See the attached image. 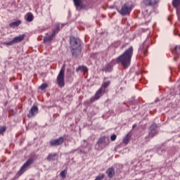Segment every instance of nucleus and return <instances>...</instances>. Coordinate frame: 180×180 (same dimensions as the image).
<instances>
[{"instance_id":"obj_9","label":"nucleus","mask_w":180,"mask_h":180,"mask_svg":"<svg viewBox=\"0 0 180 180\" xmlns=\"http://www.w3.org/2000/svg\"><path fill=\"white\" fill-rule=\"evenodd\" d=\"M39 113V108L36 105H33L31 109L30 110V112L27 115L28 117H32L34 116L35 115H37Z\"/></svg>"},{"instance_id":"obj_19","label":"nucleus","mask_w":180,"mask_h":180,"mask_svg":"<svg viewBox=\"0 0 180 180\" xmlns=\"http://www.w3.org/2000/svg\"><path fill=\"white\" fill-rule=\"evenodd\" d=\"M76 71L78 72V71H81L82 72H88V68L86 66H79L78 68L76 69Z\"/></svg>"},{"instance_id":"obj_7","label":"nucleus","mask_w":180,"mask_h":180,"mask_svg":"<svg viewBox=\"0 0 180 180\" xmlns=\"http://www.w3.org/2000/svg\"><path fill=\"white\" fill-rule=\"evenodd\" d=\"M150 131L148 134V137H150V139H153V137H154V136H157V134L158 133L157 131L158 127H157V124H153L150 126Z\"/></svg>"},{"instance_id":"obj_8","label":"nucleus","mask_w":180,"mask_h":180,"mask_svg":"<svg viewBox=\"0 0 180 180\" xmlns=\"http://www.w3.org/2000/svg\"><path fill=\"white\" fill-rule=\"evenodd\" d=\"M64 143V138L60 137L58 139H52L50 141L49 143L50 146H61Z\"/></svg>"},{"instance_id":"obj_1","label":"nucleus","mask_w":180,"mask_h":180,"mask_svg":"<svg viewBox=\"0 0 180 180\" xmlns=\"http://www.w3.org/2000/svg\"><path fill=\"white\" fill-rule=\"evenodd\" d=\"M134 51V50L133 49V46H130L123 53V54L117 58V63L118 64H122L123 68L125 69L130 67Z\"/></svg>"},{"instance_id":"obj_30","label":"nucleus","mask_w":180,"mask_h":180,"mask_svg":"<svg viewBox=\"0 0 180 180\" xmlns=\"http://www.w3.org/2000/svg\"><path fill=\"white\" fill-rule=\"evenodd\" d=\"M116 138H117L116 135L113 134L111 136L110 139L112 141H115V140H116Z\"/></svg>"},{"instance_id":"obj_17","label":"nucleus","mask_w":180,"mask_h":180,"mask_svg":"<svg viewBox=\"0 0 180 180\" xmlns=\"http://www.w3.org/2000/svg\"><path fill=\"white\" fill-rule=\"evenodd\" d=\"M109 85H110V81L105 82L102 84L101 86L100 87L103 91L106 92V88L109 87Z\"/></svg>"},{"instance_id":"obj_23","label":"nucleus","mask_w":180,"mask_h":180,"mask_svg":"<svg viewBox=\"0 0 180 180\" xmlns=\"http://www.w3.org/2000/svg\"><path fill=\"white\" fill-rule=\"evenodd\" d=\"M112 65H110V63H108L105 66V71L108 72H110L112 71Z\"/></svg>"},{"instance_id":"obj_10","label":"nucleus","mask_w":180,"mask_h":180,"mask_svg":"<svg viewBox=\"0 0 180 180\" xmlns=\"http://www.w3.org/2000/svg\"><path fill=\"white\" fill-rule=\"evenodd\" d=\"M58 158V154L57 153H49L46 157L47 161H56Z\"/></svg>"},{"instance_id":"obj_21","label":"nucleus","mask_w":180,"mask_h":180,"mask_svg":"<svg viewBox=\"0 0 180 180\" xmlns=\"http://www.w3.org/2000/svg\"><path fill=\"white\" fill-rule=\"evenodd\" d=\"M60 32V25H57L56 29L53 30L52 35L56 37V33H58Z\"/></svg>"},{"instance_id":"obj_3","label":"nucleus","mask_w":180,"mask_h":180,"mask_svg":"<svg viewBox=\"0 0 180 180\" xmlns=\"http://www.w3.org/2000/svg\"><path fill=\"white\" fill-rule=\"evenodd\" d=\"M64 69H61L57 77V84L59 88H64V86H65V82H64Z\"/></svg>"},{"instance_id":"obj_5","label":"nucleus","mask_w":180,"mask_h":180,"mask_svg":"<svg viewBox=\"0 0 180 180\" xmlns=\"http://www.w3.org/2000/svg\"><path fill=\"white\" fill-rule=\"evenodd\" d=\"M105 147H106V138L103 136L98 139L96 144V148H97V150H103Z\"/></svg>"},{"instance_id":"obj_15","label":"nucleus","mask_w":180,"mask_h":180,"mask_svg":"<svg viewBox=\"0 0 180 180\" xmlns=\"http://www.w3.org/2000/svg\"><path fill=\"white\" fill-rule=\"evenodd\" d=\"M25 18L27 22H33V19H34V17L32 13H27Z\"/></svg>"},{"instance_id":"obj_4","label":"nucleus","mask_w":180,"mask_h":180,"mask_svg":"<svg viewBox=\"0 0 180 180\" xmlns=\"http://www.w3.org/2000/svg\"><path fill=\"white\" fill-rule=\"evenodd\" d=\"M133 9V6H129L128 4H124L121 8V10L119 11L120 15L122 16H126V15H129L131 12V10Z\"/></svg>"},{"instance_id":"obj_11","label":"nucleus","mask_w":180,"mask_h":180,"mask_svg":"<svg viewBox=\"0 0 180 180\" xmlns=\"http://www.w3.org/2000/svg\"><path fill=\"white\" fill-rule=\"evenodd\" d=\"M105 174H107L108 178H113L115 174V169H113V167H110L106 170Z\"/></svg>"},{"instance_id":"obj_2","label":"nucleus","mask_w":180,"mask_h":180,"mask_svg":"<svg viewBox=\"0 0 180 180\" xmlns=\"http://www.w3.org/2000/svg\"><path fill=\"white\" fill-rule=\"evenodd\" d=\"M70 49L72 57L77 58L81 54V41L74 37L70 39Z\"/></svg>"},{"instance_id":"obj_18","label":"nucleus","mask_w":180,"mask_h":180,"mask_svg":"<svg viewBox=\"0 0 180 180\" xmlns=\"http://www.w3.org/2000/svg\"><path fill=\"white\" fill-rule=\"evenodd\" d=\"M131 138V134H127L122 141L123 143L125 145L129 144V142L130 141Z\"/></svg>"},{"instance_id":"obj_32","label":"nucleus","mask_w":180,"mask_h":180,"mask_svg":"<svg viewBox=\"0 0 180 180\" xmlns=\"http://www.w3.org/2000/svg\"><path fill=\"white\" fill-rule=\"evenodd\" d=\"M75 151H77V150H72V153H75Z\"/></svg>"},{"instance_id":"obj_13","label":"nucleus","mask_w":180,"mask_h":180,"mask_svg":"<svg viewBox=\"0 0 180 180\" xmlns=\"http://www.w3.org/2000/svg\"><path fill=\"white\" fill-rule=\"evenodd\" d=\"M25 39V34H21L18 37H15L13 39V41H14V44H16V43H20L22 40Z\"/></svg>"},{"instance_id":"obj_31","label":"nucleus","mask_w":180,"mask_h":180,"mask_svg":"<svg viewBox=\"0 0 180 180\" xmlns=\"http://www.w3.org/2000/svg\"><path fill=\"white\" fill-rule=\"evenodd\" d=\"M137 125L135 124L133 125L132 129H134Z\"/></svg>"},{"instance_id":"obj_12","label":"nucleus","mask_w":180,"mask_h":180,"mask_svg":"<svg viewBox=\"0 0 180 180\" xmlns=\"http://www.w3.org/2000/svg\"><path fill=\"white\" fill-rule=\"evenodd\" d=\"M158 3L157 0H143V4L146 6H153Z\"/></svg>"},{"instance_id":"obj_24","label":"nucleus","mask_w":180,"mask_h":180,"mask_svg":"<svg viewBox=\"0 0 180 180\" xmlns=\"http://www.w3.org/2000/svg\"><path fill=\"white\" fill-rule=\"evenodd\" d=\"M105 178V174L101 173L99 174L94 180H102Z\"/></svg>"},{"instance_id":"obj_14","label":"nucleus","mask_w":180,"mask_h":180,"mask_svg":"<svg viewBox=\"0 0 180 180\" xmlns=\"http://www.w3.org/2000/svg\"><path fill=\"white\" fill-rule=\"evenodd\" d=\"M53 37H54V35H53V34L50 35L49 34V33H46L45 37H44V43H47V41H51V40H53Z\"/></svg>"},{"instance_id":"obj_29","label":"nucleus","mask_w":180,"mask_h":180,"mask_svg":"<svg viewBox=\"0 0 180 180\" xmlns=\"http://www.w3.org/2000/svg\"><path fill=\"white\" fill-rule=\"evenodd\" d=\"M6 130V127L3 126L0 127V134H2V133H4Z\"/></svg>"},{"instance_id":"obj_25","label":"nucleus","mask_w":180,"mask_h":180,"mask_svg":"<svg viewBox=\"0 0 180 180\" xmlns=\"http://www.w3.org/2000/svg\"><path fill=\"white\" fill-rule=\"evenodd\" d=\"M3 44L4 46H12L13 44H15V42L13 41V39L10 41H6V42H4Z\"/></svg>"},{"instance_id":"obj_6","label":"nucleus","mask_w":180,"mask_h":180,"mask_svg":"<svg viewBox=\"0 0 180 180\" xmlns=\"http://www.w3.org/2000/svg\"><path fill=\"white\" fill-rule=\"evenodd\" d=\"M106 91L102 89L101 87L100 89L96 92V94L94 97L91 98V102H95V101H98V99H101V96H103L104 94Z\"/></svg>"},{"instance_id":"obj_22","label":"nucleus","mask_w":180,"mask_h":180,"mask_svg":"<svg viewBox=\"0 0 180 180\" xmlns=\"http://www.w3.org/2000/svg\"><path fill=\"white\" fill-rule=\"evenodd\" d=\"M61 178L63 179H65L66 176H67V169L63 170L60 174Z\"/></svg>"},{"instance_id":"obj_16","label":"nucleus","mask_w":180,"mask_h":180,"mask_svg":"<svg viewBox=\"0 0 180 180\" xmlns=\"http://www.w3.org/2000/svg\"><path fill=\"white\" fill-rule=\"evenodd\" d=\"M22 23V21L20 20H16L15 22H13L10 23L9 26L10 27H12L13 29H15V27H18Z\"/></svg>"},{"instance_id":"obj_20","label":"nucleus","mask_w":180,"mask_h":180,"mask_svg":"<svg viewBox=\"0 0 180 180\" xmlns=\"http://www.w3.org/2000/svg\"><path fill=\"white\" fill-rule=\"evenodd\" d=\"M180 0H173L172 5L174 8H178L179 6Z\"/></svg>"},{"instance_id":"obj_27","label":"nucleus","mask_w":180,"mask_h":180,"mask_svg":"<svg viewBox=\"0 0 180 180\" xmlns=\"http://www.w3.org/2000/svg\"><path fill=\"white\" fill-rule=\"evenodd\" d=\"M46 88H47V84H46V83L42 84L39 87V89H41V91L46 89Z\"/></svg>"},{"instance_id":"obj_26","label":"nucleus","mask_w":180,"mask_h":180,"mask_svg":"<svg viewBox=\"0 0 180 180\" xmlns=\"http://www.w3.org/2000/svg\"><path fill=\"white\" fill-rule=\"evenodd\" d=\"M75 6H81V1L80 0H73Z\"/></svg>"},{"instance_id":"obj_28","label":"nucleus","mask_w":180,"mask_h":180,"mask_svg":"<svg viewBox=\"0 0 180 180\" xmlns=\"http://www.w3.org/2000/svg\"><path fill=\"white\" fill-rule=\"evenodd\" d=\"M174 52L176 53V54H180V46H175L174 48Z\"/></svg>"}]
</instances>
